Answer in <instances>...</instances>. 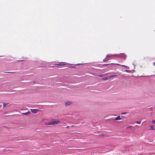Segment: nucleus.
<instances>
[{"instance_id": "nucleus-25", "label": "nucleus", "mask_w": 155, "mask_h": 155, "mask_svg": "<svg viewBox=\"0 0 155 155\" xmlns=\"http://www.w3.org/2000/svg\"><path fill=\"white\" fill-rule=\"evenodd\" d=\"M76 65H79V64H77Z\"/></svg>"}, {"instance_id": "nucleus-3", "label": "nucleus", "mask_w": 155, "mask_h": 155, "mask_svg": "<svg viewBox=\"0 0 155 155\" xmlns=\"http://www.w3.org/2000/svg\"><path fill=\"white\" fill-rule=\"evenodd\" d=\"M116 56H117V54H109L107 55L106 58H108V59H109L111 58Z\"/></svg>"}, {"instance_id": "nucleus-19", "label": "nucleus", "mask_w": 155, "mask_h": 155, "mask_svg": "<svg viewBox=\"0 0 155 155\" xmlns=\"http://www.w3.org/2000/svg\"><path fill=\"white\" fill-rule=\"evenodd\" d=\"M121 66H122L124 67H125V68H127V66H125V65H122Z\"/></svg>"}, {"instance_id": "nucleus-16", "label": "nucleus", "mask_w": 155, "mask_h": 155, "mask_svg": "<svg viewBox=\"0 0 155 155\" xmlns=\"http://www.w3.org/2000/svg\"><path fill=\"white\" fill-rule=\"evenodd\" d=\"M140 122H141V121H136V123L137 124H139L140 123Z\"/></svg>"}, {"instance_id": "nucleus-9", "label": "nucleus", "mask_w": 155, "mask_h": 155, "mask_svg": "<svg viewBox=\"0 0 155 155\" xmlns=\"http://www.w3.org/2000/svg\"><path fill=\"white\" fill-rule=\"evenodd\" d=\"M107 74H101L100 75H99L98 76H99L100 77H104L105 76V75L107 76Z\"/></svg>"}, {"instance_id": "nucleus-2", "label": "nucleus", "mask_w": 155, "mask_h": 155, "mask_svg": "<svg viewBox=\"0 0 155 155\" xmlns=\"http://www.w3.org/2000/svg\"><path fill=\"white\" fill-rule=\"evenodd\" d=\"M53 124H58L60 123V121L57 119H53L51 120Z\"/></svg>"}, {"instance_id": "nucleus-12", "label": "nucleus", "mask_w": 155, "mask_h": 155, "mask_svg": "<svg viewBox=\"0 0 155 155\" xmlns=\"http://www.w3.org/2000/svg\"><path fill=\"white\" fill-rule=\"evenodd\" d=\"M117 75H111V76H110V77H109V79L112 77H116L117 76Z\"/></svg>"}, {"instance_id": "nucleus-21", "label": "nucleus", "mask_w": 155, "mask_h": 155, "mask_svg": "<svg viewBox=\"0 0 155 155\" xmlns=\"http://www.w3.org/2000/svg\"><path fill=\"white\" fill-rule=\"evenodd\" d=\"M5 73H12V72H5Z\"/></svg>"}, {"instance_id": "nucleus-13", "label": "nucleus", "mask_w": 155, "mask_h": 155, "mask_svg": "<svg viewBox=\"0 0 155 155\" xmlns=\"http://www.w3.org/2000/svg\"><path fill=\"white\" fill-rule=\"evenodd\" d=\"M48 124V125H53V124H52V122L50 123H49L48 124Z\"/></svg>"}, {"instance_id": "nucleus-24", "label": "nucleus", "mask_w": 155, "mask_h": 155, "mask_svg": "<svg viewBox=\"0 0 155 155\" xmlns=\"http://www.w3.org/2000/svg\"><path fill=\"white\" fill-rule=\"evenodd\" d=\"M117 64V65H120L119 64Z\"/></svg>"}, {"instance_id": "nucleus-23", "label": "nucleus", "mask_w": 155, "mask_h": 155, "mask_svg": "<svg viewBox=\"0 0 155 155\" xmlns=\"http://www.w3.org/2000/svg\"><path fill=\"white\" fill-rule=\"evenodd\" d=\"M68 127H69V126H68L67 127H66V128H68Z\"/></svg>"}, {"instance_id": "nucleus-4", "label": "nucleus", "mask_w": 155, "mask_h": 155, "mask_svg": "<svg viewBox=\"0 0 155 155\" xmlns=\"http://www.w3.org/2000/svg\"><path fill=\"white\" fill-rule=\"evenodd\" d=\"M32 113L34 114H35L37 113V110L35 109H32L31 110Z\"/></svg>"}, {"instance_id": "nucleus-14", "label": "nucleus", "mask_w": 155, "mask_h": 155, "mask_svg": "<svg viewBox=\"0 0 155 155\" xmlns=\"http://www.w3.org/2000/svg\"><path fill=\"white\" fill-rule=\"evenodd\" d=\"M108 58H106V57L105 58L104 60V61L106 62L108 60Z\"/></svg>"}, {"instance_id": "nucleus-8", "label": "nucleus", "mask_w": 155, "mask_h": 155, "mask_svg": "<svg viewBox=\"0 0 155 155\" xmlns=\"http://www.w3.org/2000/svg\"><path fill=\"white\" fill-rule=\"evenodd\" d=\"M71 103L69 101L68 102H67V103H66L65 104V105L66 106H67L68 105H70L71 104Z\"/></svg>"}, {"instance_id": "nucleus-6", "label": "nucleus", "mask_w": 155, "mask_h": 155, "mask_svg": "<svg viewBox=\"0 0 155 155\" xmlns=\"http://www.w3.org/2000/svg\"><path fill=\"white\" fill-rule=\"evenodd\" d=\"M30 114V112L28 111V112H26V113H22V114H24V115H28V114Z\"/></svg>"}, {"instance_id": "nucleus-18", "label": "nucleus", "mask_w": 155, "mask_h": 155, "mask_svg": "<svg viewBox=\"0 0 155 155\" xmlns=\"http://www.w3.org/2000/svg\"><path fill=\"white\" fill-rule=\"evenodd\" d=\"M152 123H153V124H155V120H152Z\"/></svg>"}, {"instance_id": "nucleus-11", "label": "nucleus", "mask_w": 155, "mask_h": 155, "mask_svg": "<svg viewBox=\"0 0 155 155\" xmlns=\"http://www.w3.org/2000/svg\"><path fill=\"white\" fill-rule=\"evenodd\" d=\"M3 108L5 107L8 104V103H3Z\"/></svg>"}, {"instance_id": "nucleus-10", "label": "nucleus", "mask_w": 155, "mask_h": 155, "mask_svg": "<svg viewBox=\"0 0 155 155\" xmlns=\"http://www.w3.org/2000/svg\"><path fill=\"white\" fill-rule=\"evenodd\" d=\"M149 130H154V127L153 126H150V128Z\"/></svg>"}, {"instance_id": "nucleus-15", "label": "nucleus", "mask_w": 155, "mask_h": 155, "mask_svg": "<svg viewBox=\"0 0 155 155\" xmlns=\"http://www.w3.org/2000/svg\"><path fill=\"white\" fill-rule=\"evenodd\" d=\"M64 64H55V65H58V66H60V65H64Z\"/></svg>"}, {"instance_id": "nucleus-17", "label": "nucleus", "mask_w": 155, "mask_h": 155, "mask_svg": "<svg viewBox=\"0 0 155 155\" xmlns=\"http://www.w3.org/2000/svg\"><path fill=\"white\" fill-rule=\"evenodd\" d=\"M127 113H126V112L124 113V112H123V113H121V114H122V115L125 114H126Z\"/></svg>"}, {"instance_id": "nucleus-7", "label": "nucleus", "mask_w": 155, "mask_h": 155, "mask_svg": "<svg viewBox=\"0 0 155 155\" xmlns=\"http://www.w3.org/2000/svg\"><path fill=\"white\" fill-rule=\"evenodd\" d=\"M109 79V77H107L106 78H102V80H103V81H106V80H107L108 79Z\"/></svg>"}, {"instance_id": "nucleus-22", "label": "nucleus", "mask_w": 155, "mask_h": 155, "mask_svg": "<svg viewBox=\"0 0 155 155\" xmlns=\"http://www.w3.org/2000/svg\"><path fill=\"white\" fill-rule=\"evenodd\" d=\"M109 64H104V65H109Z\"/></svg>"}, {"instance_id": "nucleus-1", "label": "nucleus", "mask_w": 155, "mask_h": 155, "mask_svg": "<svg viewBox=\"0 0 155 155\" xmlns=\"http://www.w3.org/2000/svg\"><path fill=\"white\" fill-rule=\"evenodd\" d=\"M117 57H121L122 58H124V59H126L127 57V55L124 53H121L119 55L117 54Z\"/></svg>"}, {"instance_id": "nucleus-5", "label": "nucleus", "mask_w": 155, "mask_h": 155, "mask_svg": "<svg viewBox=\"0 0 155 155\" xmlns=\"http://www.w3.org/2000/svg\"><path fill=\"white\" fill-rule=\"evenodd\" d=\"M121 119L120 118V116H118L117 117H115V120H119Z\"/></svg>"}, {"instance_id": "nucleus-20", "label": "nucleus", "mask_w": 155, "mask_h": 155, "mask_svg": "<svg viewBox=\"0 0 155 155\" xmlns=\"http://www.w3.org/2000/svg\"><path fill=\"white\" fill-rule=\"evenodd\" d=\"M153 65L154 66H155V62L153 63Z\"/></svg>"}]
</instances>
